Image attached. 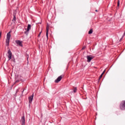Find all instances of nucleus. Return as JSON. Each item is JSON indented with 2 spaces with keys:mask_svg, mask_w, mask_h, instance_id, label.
I'll use <instances>...</instances> for the list:
<instances>
[{
  "mask_svg": "<svg viewBox=\"0 0 125 125\" xmlns=\"http://www.w3.org/2000/svg\"><path fill=\"white\" fill-rule=\"evenodd\" d=\"M11 32L10 31L9 33L7 34V38L6 40V44L8 46L9 45V42L10 41V38L11 35H10Z\"/></svg>",
  "mask_w": 125,
  "mask_h": 125,
  "instance_id": "nucleus-1",
  "label": "nucleus"
},
{
  "mask_svg": "<svg viewBox=\"0 0 125 125\" xmlns=\"http://www.w3.org/2000/svg\"><path fill=\"white\" fill-rule=\"evenodd\" d=\"M121 110H125V101L121 102L120 106Z\"/></svg>",
  "mask_w": 125,
  "mask_h": 125,
  "instance_id": "nucleus-2",
  "label": "nucleus"
},
{
  "mask_svg": "<svg viewBox=\"0 0 125 125\" xmlns=\"http://www.w3.org/2000/svg\"><path fill=\"white\" fill-rule=\"evenodd\" d=\"M31 24H28L27 26V30L24 32V34H25V35H28V34H29L30 30H31Z\"/></svg>",
  "mask_w": 125,
  "mask_h": 125,
  "instance_id": "nucleus-3",
  "label": "nucleus"
},
{
  "mask_svg": "<svg viewBox=\"0 0 125 125\" xmlns=\"http://www.w3.org/2000/svg\"><path fill=\"white\" fill-rule=\"evenodd\" d=\"M8 58L9 59V60H10L12 56V53H11V51H10V50H9L8 51Z\"/></svg>",
  "mask_w": 125,
  "mask_h": 125,
  "instance_id": "nucleus-4",
  "label": "nucleus"
},
{
  "mask_svg": "<svg viewBox=\"0 0 125 125\" xmlns=\"http://www.w3.org/2000/svg\"><path fill=\"white\" fill-rule=\"evenodd\" d=\"M34 98V94H33L31 96H30L28 98L29 99V103H32L33 101V99Z\"/></svg>",
  "mask_w": 125,
  "mask_h": 125,
  "instance_id": "nucleus-5",
  "label": "nucleus"
},
{
  "mask_svg": "<svg viewBox=\"0 0 125 125\" xmlns=\"http://www.w3.org/2000/svg\"><path fill=\"white\" fill-rule=\"evenodd\" d=\"M61 80H62V75L59 76V77L55 81V83H59V82H60V81H61Z\"/></svg>",
  "mask_w": 125,
  "mask_h": 125,
  "instance_id": "nucleus-6",
  "label": "nucleus"
},
{
  "mask_svg": "<svg viewBox=\"0 0 125 125\" xmlns=\"http://www.w3.org/2000/svg\"><path fill=\"white\" fill-rule=\"evenodd\" d=\"M87 62H90V61H91V60H92V59H93V57L90 56H87Z\"/></svg>",
  "mask_w": 125,
  "mask_h": 125,
  "instance_id": "nucleus-7",
  "label": "nucleus"
},
{
  "mask_svg": "<svg viewBox=\"0 0 125 125\" xmlns=\"http://www.w3.org/2000/svg\"><path fill=\"white\" fill-rule=\"evenodd\" d=\"M21 125H25V116L21 117Z\"/></svg>",
  "mask_w": 125,
  "mask_h": 125,
  "instance_id": "nucleus-8",
  "label": "nucleus"
},
{
  "mask_svg": "<svg viewBox=\"0 0 125 125\" xmlns=\"http://www.w3.org/2000/svg\"><path fill=\"white\" fill-rule=\"evenodd\" d=\"M16 43H17L20 46H23V45H22V42L19 41V40H17L16 41Z\"/></svg>",
  "mask_w": 125,
  "mask_h": 125,
  "instance_id": "nucleus-9",
  "label": "nucleus"
},
{
  "mask_svg": "<svg viewBox=\"0 0 125 125\" xmlns=\"http://www.w3.org/2000/svg\"><path fill=\"white\" fill-rule=\"evenodd\" d=\"M48 30H49V26H47L46 32V36L47 39H48Z\"/></svg>",
  "mask_w": 125,
  "mask_h": 125,
  "instance_id": "nucleus-10",
  "label": "nucleus"
},
{
  "mask_svg": "<svg viewBox=\"0 0 125 125\" xmlns=\"http://www.w3.org/2000/svg\"><path fill=\"white\" fill-rule=\"evenodd\" d=\"M73 92L76 93L77 92V88H74L73 89Z\"/></svg>",
  "mask_w": 125,
  "mask_h": 125,
  "instance_id": "nucleus-11",
  "label": "nucleus"
},
{
  "mask_svg": "<svg viewBox=\"0 0 125 125\" xmlns=\"http://www.w3.org/2000/svg\"><path fill=\"white\" fill-rule=\"evenodd\" d=\"M92 29H91L90 31H89L88 32V34H92Z\"/></svg>",
  "mask_w": 125,
  "mask_h": 125,
  "instance_id": "nucleus-12",
  "label": "nucleus"
},
{
  "mask_svg": "<svg viewBox=\"0 0 125 125\" xmlns=\"http://www.w3.org/2000/svg\"><path fill=\"white\" fill-rule=\"evenodd\" d=\"M16 20V17H15V16H14L12 21H15Z\"/></svg>",
  "mask_w": 125,
  "mask_h": 125,
  "instance_id": "nucleus-13",
  "label": "nucleus"
},
{
  "mask_svg": "<svg viewBox=\"0 0 125 125\" xmlns=\"http://www.w3.org/2000/svg\"><path fill=\"white\" fill-rule=\"evenodd\" d=\"M103 76V74H102L101 75H100V77H99V80H100V79H101V78H102V76Z\"/></svg>",
  "mask_w": 125,
  "mask_h": 125,
  "instance_id": "nucleus-14",
  "label": "nucleus"
},
{
  "mask_svg": "<svg viewBox=\"0 0 125 125\" xmlns=\"http://www.w3.org/2000/svg\"><path fill=\"white\" fill-rule=\"evenodd\" d=\"M118 6H120V0H118Z\"/></svg>",
  "mask_w": 125,
  "mask_h": 125,
  "instance_id": "nucleus-15",
  "label": "nucleus"
},
{
  "mask_svg": "<svg viewBox=\"0 0 125 125\" xmlns=\"http://www.w3.org/2000/svg\"><path fill=\"white\" fill-rule=\"evenodd\" d=\"M41 34H42V32H41L39 33V35H38V37H40Z\"/></svg>",
  "mask_w": 125,
  "mask_h": 125,
  "instance_id": "nucleus-16",
  "label": "nucleus"
},
{
  "mask_svg": "<svg viewBox=\"0 0 125 125\" xmlns=\"http://www.w3.org/2000/svg\"><path fill=\"white\" fill-rule=\"evenodd\" d=\"M18 82H19V80H17V81H16V83H18Z\"/></svg>",
  "mask_w": 125,
  "mask_h": 125,
  "instance_id": "nucleus-17",
  "label": "nucleus"
},
{
  "mask_svg": "<svg viewBox=\"0 0 125 125\" xmlns=\"http://www.w3.org/2000/svg\"><path fill=\"white\" fill-rule=\"evenodd\" d=\"M1 37V32H0V38Z\"/></svg>",
  "mask_w": 125,
  "mask_h": 125,
  "instance_id": "nucleus-18",
  "label": "nucleus"
},
{
  "mask_svg": "<svg viewBox=\"0 0 125 125\" xmlns=\"http://www.w3.org/2000/svg\"><path fill=\"white\" fill-rule=\"evenodd\" d=\"M104 73H105V70H104V72L102 74H103V75L104 74Z\"/></svg>",
  "mask_w": 125,
  "mask_h": 125,
  "instance_id": "nucleus-19",
  "label": "nucleus"
},
{
  "mask_svg": "<svg viewBox=\"0 0 125 125\" xmlns=\"http://www.w3.org/2000/svg\"><path fill=\"white\" fill-rule=\"evenodd\" d=\"M95 11H96V12H97L98 11H97V10H96Z\"/></svg>",
  "mask_w": 125,
  "mask_h": 125,
  "instance_id": "nucleus-20",
  "label": "nucleus"
},
{
  "mask_svg": "<svg viewBox=\"0 0 125 125\" xmlns=\"http://www.w3.org/2000/svg\"><path fill=\"white\" fill-rule=\"evenodd\" d=\"M19 77H20L21 78V76L19 75Z\"/></svg>",
  "mask_w": 125,
  "mask_h": 125,
  "instance_id": "nucleus-21",
  "label": "nucleus"
},
{
  "mask_svg": "<svg viewBox=\"0 0 125 125\" xmlns=\"http://www.w3.org/2000/svg\"><path fill=\"white\" fill-rule=\"evenodd\" d=\"M84 48H85V47H83V49H84Z\"/></svg>",
  "mask_w": 125,
  "mask_h": 125,
  "instance_id": "nucleus-22",
  "label": "nucleus"
}]
</instances>
